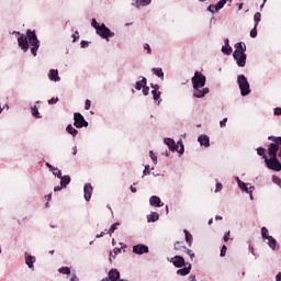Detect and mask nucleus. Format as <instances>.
<instances>
[{
  "label": "nucleus",
  "mask_w": 281,
  "mask_h": 281,
  "mask_svg": "<svg viewBox=\"0 0 281 281\" xmlns=\"http://www.w3.org/2000/svg\"><path fill=\"white\" fill-rule=\"evenodd\" d=\"M13 34H18V45L20 49H23L24 53H27L31 49L32 56H37L38 48L41 47V41H38V36H36V32L32 30L26 31L25 34H21V32L14 31Z\"/></svg>",
  "instance_id": "obj_1"
},
{
  "label": "nucleus",
  "mask_w": 281,
  "mask_h": 281,
  "mask_svg": "<svg viewBox=\"0 0 281 281\" xmlns=\"http://www.w3.org/2000/svg\"><path fill=\"white\" fill-rule=\"evenodd\" d=\"M237 85L240 90V95L243 98L249 95L251 93V86L249 85V80L245 75L237 76Z\"/></svg>",
  "instance_id": "obj_2"
},
{
  "label": "nucleus",
  "mask_w": 281,
  "mask_h": 281,
  "mask_svg": "<svg viewBox=\"0 0 281 281\" xmlns=\"http://www.w3.org/2000/svg\"><path fill=\"white\" fill-rule=\"evenodd\" d=\"M95 33L98 36L102 37L104 41L109 43V38H113L115 36V33L106 26V24L102 23L99 29H97Z\"/></svg>",
  "instance_id": "obj_3"
},
{
  "label": "nucleus",
  "mask_w": 281,
  "mask_h": 281,
  "mask_svg": "<svg viewBox=\"0 0 281 281\" xmlns=\"http://www.w3.org/2000/svg\"><path fill=\"white\" fill-rule=\"evenodd\" d=\"M207 78L202 75L201 71L196 70L191 79L193 87H205Z\"/></svg>",
  "instance_id": "obj_4"
},
{
  "label": "nucleus",
  "mask_w": 281,
  "mask_h": 281,
  "mask_svg": "<svg viewBox=\"0 0 281 281\" xmlns=\"http://www.w3.org/2000/svg\"><path fill=\"white\" fill-rule=\"evenodd\" d=\"M74 126L77 128H87V126H89V122L81 113L77 112L74 114Z\"/></svg>",
  "instance_id": "obj_5"
},
{
  "label": "nucleus",
  "mask_w": 281,
  "mask_h": 281,
  "mask_svg": "<svg viewBox=\"0 0 281 281\" xmlns=\"http://www.w3.org/2000/svg\"><path fill=\"white\" fill-rule=\"evenodd\" d=\"M265 164L269 170H274V172H280L281 170V162L278 157L266 158Z\"/></svg>",
  "instance_id": "obj_6"
},
{
  "label": "nucleus",
  "mask_w": 281,
  "mask_h": 281,
  "mask_svg": "<svg viewBox=\"0 0 281 281\" xmlns=\"http://www.w3.org/2000/svg\"><path fill=\"white\" fill-rule=\"evenodd\" d=\"M210 93V88H205V86H194L193 87V95L194 98H205Z\"/></svg>",
  "instance_id": "obj_7"
},
{
  "label": "nucleus",
  "mask_w": 281,
  "mask_h": 281,
  "mask_svg": "<svg viewBox=\"0 0 281 281\" xmlns=\"http://www.w3.org/2000/svg\"><path fill=\"white\" fill-rule=\"evenodd\" d=\"M233 58L236 60L237 67H245L247 65V54L245 53H233Z\"/></svg>",
  "instance_id": "obj_8"
},
{
  "label": "nucleus",
  "mask_w": 281,
  "mask_h": 281,
  "mask_svg": "<svg viewBox=\"0 0 281 281\" xmlns=\"http://www.w3.org/2000/svg\"><path fill=\"white\" fill-rule=\"evenodd\" d=\"M148 251H150V249L144 244L133 246V254H136V256H144V254H148Z\"/></svg>",
  "instance_id": "obj_9"
},
{
  "label": "nucleus",
  "mask_w": 281,
  "mask_h": 281,
  "mask_svg": "<svg viewBox=\"0 0 281 281\" xmlns=\"http://www.w3.org/2000/svg\"><path fill=\"white\" fill-rule=\"evenodd\" d=\"M170 262H172L173 267L177 269H181V267H186V258L182 256H175L170 259Z\"/></svg>",
  "instance_id": "obj_10"
},
{
  "label": "nucleus",
  "mask_w": 281,
  "mask_h": 281,
  "mask_svg": "<svg viewBox=\"0 0 281 281\" xmlns=\"http://www.w3.org/2000/svg\"><path fill=\"white\" fill-rule=\"evenodd\" d=\"M93 194V186L91 183H86L83 187V199L85 201H91V196Z\"/></svg>",
  "instance_id": "obj_11"
},
{
  "label": "nucleus",
  "mask_w": 281,
  "mask_h": 281,
  "mask_svg": "<svg viewBox=\"0 0 281 281\" xmlns=\"http://www.w3.org/2000/svg\"><path fill=\"white\" fill-rule=\"evenodd\" d=\"M149 205H151V207H164V202H161V198L151 195L149 198Z\"/></svg>",
  "instance_id": "obj_12"
},
{
  "label": "nucleus",
  "mask_w": 281,
  "mask_h": 281,
  "mask_svg": "<svg viewBox=\"0 0 281 281\" xmlns=\"http://www.w3.org/2000/svg\"><path fill=\"white\" fill-rule=\"evenodd\" d=\"M234 48L229 45V38L224 40V46H222V54L225 56H232Z\"/></svg>",
  "instance_id": "obj_13"
},
{
  "label": "nucleus",
  "mask_w": 281,
  "mask_h": 281,
  "mask_svg": "<svg viewBox=\"0 0 281 281\" xmlns=\"http://www.w3.org/2000/svg\"><path fill=\"white\" fill-rule=\"evenodd\" d=\"M153 3V0H133L132 5L133 8H146Z\"/></svg>",
  "instance_id": "obj_14"
},
{
  "label": "nucleus",
  "mask_w": 281,
  "mask_h": 281,
  "mask_svg": "<svg viewBox=\"0 0 281 281\" xmlns=\"http://www.w3.org/2000/svg\"><path fill=\"white\" fill-rule=\"evenodd\" d=\"M179 245L181 244L177 241L175 244V249H182V251H184V254L188 255L191 260H194V257H195L194 251H192V249H188L186 246L179 247Z\"/></svg>",
  "instance_id": "obj_15"
},
{
  "label": "nucleus",
  "mask_w": 281,
  "mask_h": 281,
  "mask_svg": "<svg viewBox=\"0 0 281 281\" xmlns=\"http://www.w3.org/2000/svg\"><path fill=\"white\" fill-rule=\"evenodd\" d=\"M198 142H199L200 146H204V148H210V136H207L205 134H201L198 137Z\"/></svg>",
  "instance_id": "obj_16"
},
{
  "label": "nucleus",
  "mask_w": 281,
  "mask_h": 281,
  "mask_svg": "<svg viewBox=\"0 0 281 281\" xmlns=\"http://www.w3.org/2000/svg\"><path fill=\"white\" fill-rule=\"evenodd\" d=\"M278 150H280V146L271 143L268 147V155L270 158L278 157Z\"/></svg>",
  "instance_id": "obj_17"
},
{
  "label": "nucleus",
  "mask_w": 281,
  "mask_h": 281,
  "mask_svg": "<svg viewBox=\"0 0 281 281\" xmlns=\"http://www.w3.org/2000/svg\"><path fill=\"white\" fill-rule=\"evenodd\" d=\"M164 143L166 144V146H168V148H169V150H171V153H175L178 150V146H177V143L175 142V139L165 138Z\"/></svg>",
  "instance_id": "obj_18"
},
{
  "label": "nucleus",
  "mask_w": 281,
  "mask_h": 281,
  "mask_svg": "<svg viewBox=\"0 0 281 281\" xmlns=\"http://www.w3.org/2000/svg\"><path fill=\"white\" fill-rule=\"evenodd\" d=\"M48 78L52 82H60V76H58V69H50Z\"/></svg>",
  "instance_id": "obj_19"
},
{
  "label": "nucleus",
  "mask_w": 281,
  "mask_h": 281,
  "mask_svg": "<svg viewBox=\"0 0 281 281\" xmlns=\"http://www.w3.org/2000/svg\"><path fill=\"white\" fill-rule=\"evenodd\" d=\"M267 240V245L272 249V251H278L280 249V245L278 244V240L273 238V236L269 237Z\"/></svg>",
  "instance_id": "obj_20"
},
{
  "label": "nucleus",
  "mask_w": 281,
  "mask_h": 281,
  "mask_svg": "<svg viewBox=\"0 0 281 281\" xmlns=\"http://www.w3.org/2000/svg\"><path fill=\"white\" fill-rule=\"evenodd\" d=\"M243 52V54H245V52H247V45H245V43L243 42H238L235 44V50L233 54H240Z\"/></svg>",
  "instance_id": "obj_21"
},
{
  "label": "nucleus",
  "mask_w": 281,
  "mask_h": 281,
  "mask_svg": "<svg viewBox=\"0 0 281 281\" xmlns=\"http://www.w3.org/2000/svg\"><path fill=\"white\" fill-rule=\"evenodd\" d=\"M147 85H148V79H146V77H142V80L135 82L134 88L136 89V91H142V89Z\"/></svg>",
  "instance_id": "obj_22"
},
{
  "label": "nucleus",
  "mask_w": 281,
  "mask_h": 281,
  "mask_svg": "<svg viewBox=\"0 0 281 281\" xmlns=\"http://www.w3.org/2000/svg\"><path fill=\"white\" fill-rule=\"evenodd\" d=\"M34 262H36V257L29 255L25 258V265L26 267H29V269H31L32 271H34Z\"/></svg>",
  "instance_id": "obj_23"
},
{
  "label": "nucleus",
  "mask_w": 281,
  "mask_h": 281,
  "mask_svg": "<svg viewBox=\"0 0 281 281\" xmlns=\"http://www.w3.org/2000/svg\"><path fill=\"white\" fill-rule=\"evenodd\" d=\"M192 271V263H188L187 267L177 270V276H188Z\"/></svg>",
  "instance_id": "obj_24"
},
{
  "label": "nucleus",
  "mask_w": 281,
  "mask_h": 281,
  "mask_svg": "<svg viewBox=\"0 0 281 281\" xmlns=\"http://www.w3.org/2000/svg\"><path fill=\"white\" fill-rule=\"evenodd\" d=\"M59 179L61 188H67L71 183V177L69 175L61 176Z\"/></svg>",
  "instance_id": "obj_25"
},
{
  "label": "nucleus",
  "mask_w": 281,
  "mask_h": 281,
  "mask_svg": "<svg viewBox=\"0 0 281 281\" xmlns=\"http://www.w3.org/2000/svg\"><path fill=\"white\" fill-rule=\"evenodd\" d=\"M157 221H159V213L150 212V214L147 215V223H157Z\"/></svg>",
  "instance_id": "obj_26"
},
{
  "label": "nucleus",
  "mask_w": 281,
  "mask_h": 281,
  "mask_svg": "<svg viewBox=\"0 0 281 281\" xmlns=\"http://www.w3.org/2000/svg\"><path fill=\"white\" fill-rule=\"evenodd\" d=\"M151 95L156 104H161V91L151 90Z\"/></svg>",
  "instance_id": "obj_27"
},
{
  "label": "nucleus",
  "mask_w": 281,
  "mask_h": 281,
  "mask_svg": "<svg viewBox=\"0 0 281 281\" xmlns=\"http://www.w3.org/2000/svg\"><path fill=\"white\" fill-rule=\"evenodd\" d=\"M66 132L68 133V135H71L72 137H76V135H78V130H76V127H74V125L71 124L67 125Z\"/></svg>",
  "instance_id": "obj_28"
},
{
  "label": "nucleus",
  "mask_w": 281,
  "mask_h": 281,
  "mask_svg": "<svg viewBox=\"0 0 281 281\" xmlns=\"http://www.w3.org/2000/svg\"><path fill=\"white\" fill-rule=\"evenodd\" d=\"M151 71L154 76H157V78H159L160 80H164V69L153 68Z\"/></svg>",
  "instance_id": "obj_29"
},
{
  "label": "nucleus",
  "mask_w": 281,
  "mask_h": 281,
  "mask_svg": "<svg viewBox=\"0 0 281 281\" xmlns=\"http://www.w3.org/2000/svg\"><path fill=\"white\" fill-rule=\"evenodd\" d=\"M183 233L186 236V243L188 244L189 247H192V240H193L192 234L188 232V229H184Z\"/></svg>",
  "instance_id": "obj_30"
},
{
  "label": "nucleus",
  "mask_w": 281,
  "mask_h": 281,
  "mask_svg": "<svg viewBox=\"0 0 281 281\" xmlns=\"http://www.w3.org/2000/svg\"><path fill=\"white\" fill-rule=\"evenodd\" d=\"M31 113L33 115V117H36V120H41V112H38V106L34 105V106H31Z\"/></svg>",
  "instance_id": "obj_31"
},
{
  "label": "nucleus",
  "mask_w": 281,
  "mask_h": 281,
  "mask_svg": "<svg viewBox=\"0 0 281 281\" xmlns=\"http://www.w3.org/2000/svg\"><path fill=\"white\" fill-rule=\"evenodd\" d=\"M176 146H178L177 153H179V155H183L186 153L183 140L179 139Z\"/></svg>",
  "instance_id": "obj_32"
},
{
  "label": "nucleus",
  "mask_w": 281,
  "mask_h": 281,
  "mask_svg": "<svg viewBox=\"0 0 281 281\" xmlns=\"http://www.w3.org/2000/svg\"><path fill=\"white\" fill-rule=\"evenodd\" d=\"M261 238L263 240H268L269 238H271V235H269V229L265 226L261 228Z\"/></svg>",
  "instance_id": "obj_33"
},
{
  "label": "nucleus",
  "mask_w": 281,
  "mask_h": 281,
  "mask_svg": "<svg viewBox=\"0 0 281 281\" xmlns=\"http://www.w3.org/2000/svg\"><path fill=\"white\" fill-rule=\"evenodd\" d=\"M269 142H273L272 144L277 146H281V136H269Z\"/></svg>",
  "instance_id": "obj_34"
},
{
  "label": "nucleus",
  "mask_w": 281,
  "mask_h": 281,
  "mask_svg": "<svg viewBox=\"0 0 281 281\" xmlns=\"http://www.w3.org/2000/svg\"><path fill=\"white\" fill-rule=\"evenodd\" d=\"M265 147H258L257 148V155H259V157H262V159H265V161H267V154Z\"/></svg>",
  "instance_id": "obj_35"
},
{
  "label": "nucleus",
  "mask_w": 281,
  "mask_h": 281,
  "mask_svg": "<svg viewBox=\"0 0 281 281\" xmlns=\"http://www.w3.org/2000/svg\"><path fill=\"white\" fill-rule=\"evenodd\" d=\"M58 273H63L64 276H71V269H69V267H61L58 269Z\"/></svg>",
  "instance_id": "obj_36"
},
{
  "label": "nucleus",
  "mask_w": 281,
  "mask_h": 281,
  "mask_svg": "<svg viewBox=\"0 0 281 281\" xmlns=\"http://www.w3.org/2000/svg\"><path fill=\"white\" fill-rule=\"evenodd\" d=\"M247 186H249V183L244 182V186L239 184L238 188L241 190V192H246V194H247V193L251 192L250 187H247Z\"/></svg>",
  "instance_id": "obj_37"
},
{
  "label": "nucleus",
  "mask_w": 281,
  "mask_h": 281,
  "mask_svg": "<svg viewBox=\"0 0 281 281\" xmlns=\"http://www.w3.org/2000/svg\"><path fill=\"white\" fill-rule=\"evenodd\" d=\"M262 19V14L260 12H256L254 15L255 26H258V23H260Z\"/></svg>",
  "instance_id": "obj_38"
},
{
  "label": "nucleus",
  "mask_w": 281,
  "mask_h": 281,
  "mask_svg": "<svg viewBox=\"0 0 281 281\" xmlns=\"http://www.w3.org/2000/svg\"><path fill=\"white\" fill-rule=\"evenodd\" d=\"M50 172H53V175L57 177V179H60L63 177V171H60V169L56 167H54L53 170H50Z\"/></svg>",
  "instance_id": "obj_39"
},
{
  "label": "nucleus",
  "mask_w": 281,
  "mask_h": 281,
  "mask_svg": "<svg viewBox=\"0 0 281 281\" xmlns=\"http://www.w3.org/2000/svg\"><path fill=\"white\" fill-rule=\"evenodd\" d=\"M223 8H225V2H224V0H220V1L215 4V12H218V10H223Z\"/></svg>",
  "instance_id": "obj_40"
},
{
  "label": "nucleus",
  "mask_w": 281,
  "mask_h": 281,
  "mask_svg": "<svg viewBox=\"0 0 281 281\" xmlns=\"http://www.w3.org/2000/svg\"><path fill=\"white\" fill-rule=\"evenodd\" d=\"M117 227H120V223L112 224L110 229L108 231V234H110L111 236L115 232V229H117Z\"/></svg>",
  "instance_id": "obj_41"
},
{
  "label": "nucleus",
  "mask_w": 281,
  "mask_h": 281,
  "mask_svg": "<svg viewBox=\"0 0 281 281\" xmlns=\"http://www.w3.org/2000/svg\"><path fill=\"white\" fill-rule=\"evenodd\" d=\"M149 157L155 166H157V155H155V151L149 150Z\"/></svg>",
  "instance_id": "obj_42"
},
{
  "label": "nucleus",
  "mask_w": 281,
  "mask_h": 281,
  "mask_svg": "<svg viewBox=\"0 0 281 281\" xmlns=\"http://www.w3.org/2000/svg\"><path fill=\"white\" fill-rule=\"evenodd\" d=\"M272 182L276 183V186H279L281 188V179L278 176H272Z\"/></svg>",
  "instance_id": "obj_43"
},
{
  "label": "nucleus",
  "mask_w": 281,
  "mask_h": 281,
  "mask_svg": "<svg viewBox=\"0 0 281 281\" xmlns=\"http://www.w3.org/2000/svg\"><path fill=\"white\" fill-rule=\"evenodd\" d=\"M91 25H92V27H94V30L97 32L101 24H99L98 20H95V18H93L92 21H91Z\"/></svg>",
  "instance_id": "obj_44"
},
{
  "label": "nucleus",
  "mask_w": 281,
  "mask_h": 281,
  "mask_svg": "<svg viewBox=\"0 0 281 281\" xmlns=\"http://www.w3.org/2000/svg\"><path fill=\"white\" fill-rule=\"evenodd\" d=\"M258 36V26H254V29L250 31V37L256 38Z\"/></svg>",
  "instance_id": "obj_45"
},
{
  "label": "nucleus",
  "mask_w": 281,
  "mask_h": 281,
  "mask_svg": "<svg viewBox=\"0 0 281 281\" xmlns=\"http://www.w3.org/2000/svg\"><path fill=\"white\" fill-rule=\"evenodd\" d=\"M225 254H227V246L223 245L220 252L221 258H224Z\"/></svg>",
  "instance_id": "obj_46"
},
{
  "label": "nucleus",
  "mask_w": 281,
  "mask_h": 281,
  "mask_svg": "<svg viewBox=\"0 0 281 281\" xmlns=\"http://www.w3.org/2000/svg\"><path fill=\"white\" fill-rule=\"evenodd\" d=\"M143 91V95H148V93H150V88L148 86H144V88H142Z\"/></svg>",
  "instance_id": "obj_47"
},
{
  "label": "nucleus",
  "mask_w": 281,
  "mask_h": 281,
  "mask_svg": "<svg viewBox=\"0 0 281 281\" xmlns=\"http://www.w3.org/2000/svg\"><path fill=\"white\" fill-rule=\"evenodd\" d=\"M207 12H211V14H216V9L214 4H211L207 7Z\"/></svg>",
  "instance_id": "obj_48"
},
{
  "label": "nucleus",
  "mask_w": 281,
  "mask_h": 281,
  "mask_svg": "<svg viewBox=\"0 0 281 281\" xmlns=\"http://www.w3.org/2000/svg\"><path fill=\"white\" fill-rule=\"evenodd\" d=\"M144 49H145V52H147V54H153V49L150 48V44L145 43L144 44Z\"/></svg>",
  "instance_id": "obj_49"
},
{
  "label": "nucleus",
  "mask_w": 281,
  "mask_h": 281,
  "mask_svg": "<svg viewBox=\"0 0 281 281\" xmlns=\"http://www.w3.org/2000/svg\"><path fill=\"white\" fill-rule=\"evenodd\" d=\"M71 38H72V43H76V41H78V38H80V33H78V31H76V32L71 35Z\"/></svg>",
  "instance_id": "obj_50"
},
{
  "label": "nucleus",
  "mask_w": 281,
  "mask_h": 281,
  "mask_svg": "<svg viewBox=\"0 0 281 281\" xmlns=\"http://www.w3.org/2000/svg\"><path fill=\"white\" fill-rule=\"evenodd\" d=\"M80 45H81V48H82V49H87V47H89V42L82 40V41L80 42Z\"/></svg>",
  "instance_id": "obj_51"
},
{
  "label": "nucleus",
  "mask_w": 281,
  "mask_h": 281,
  "mask_svg": "<svg viewBox=\"0 0 281 281\" xmlns=\"http://www.w3.org/2000/svg\"><path fill=\"white\" fill-rule=\"evenodd\" d=\"M113 254H114V256H112V258L115 259V257L117 256V254H122V248H117V247L114 248V249H113Z\"/></svg>",
  "instance_id": "obj_52"
},
{
  "label": "nucleus",
  "mask_w": 281,
  "mask_h": 281,
  "mask_svg": "<svg viewBox=\"0 0 281 281\" xmlns=\"http://www.w3.org/2000/svg\"><path fill=\"white\" fill-rule=\"evenodd\" d=\"M221 190H223V183L217 182V183L215 184V192H221Z\"/></svg>",
  "instance_id": "obj_53"
},
{
  "label": "nucleus",
  "mask_w": 281,
  "mask_h": 281,
  "mask_svg": "<svg viewBox=\"0 0 281 281\" xmlns=\"http://www.w3.org/2000/svg\"><path fill=\"white\" fill-rule=\"evenodd\" d=\"M85 109H86V111H89V109H91V100H89V99L86 100Z\"/></svg>",
  "instance_id": "obj_54"
},
{
  "label": "nucleus",
  "mask_w": 281,
  "mask_h": 281,
  "mask_svg": "<svg viewBox=\"0 0 281 281\" xmlns=\"http://www.w3.org/2000/svg\"><path fill=\"white\" fill-rule=\"evenodd\" d=\"M254 190H256V187L250 186V192H248V194L250 196V201H254Z\"/></svg>",
  "instance_id": "obj_55"
},
{
  "label": "nucleus",
  "mask_w": 281,
  "mask_h": 281,
  "mask_svg": "<svg viewBox=\"0 0 281 281\" xmlns=\"http://www.w3.org/2000/svg\"><path fill=\"white\" fill-rule=\"evenodd\" d=\"M143 175H150V166L149 165H146L145 166V169H144V171H143Z\"/></svg>",
  "instance_id": "obj_56"
},
{
  "label": "nucleus",
  "mask_w": 281,
  "mask_h": 281,
  "mask_svg": "<svg viewBox=\"0 0 281 281\" xmlns=\"http://www.w3.org/2000/svg\"><path fill=\"white\" fill-rule=\"evenodd\" d=\"M227 125V117H224L221 122H220V126L221 128L225 127Z\"/></svg>",
  "instance_id": "obj_57"
},
{
  "label": "nucleus",
  "mask_w": 281,
  "mask_h": 281,
  "mask_svg": "<svg viewBox=\"0 0 281 281\" xmlns=\"http://www.w3.org/2000/svg\"><path fill=\"white\" fill-rule=\"evenodd\" d=\"M58 102V98H52L50 100H48V104L53 105L56 104Z\"/></svg>",
  "instance_id": "obj_58"
},
{
  "label": "nucleus",
  "mask_w": 281,
  "mask_h": 281,
  "mask_svg": "<svg viewBox=\"0 0 281 281\" xmlns=\"http://www.w3.org/2000/svg\"><path fill=\"white\" fill-rule=\"evenodd\" d=\"M273 113H274V115L280 116L281 115V108H274Z\"/></svg>",
  "instance_id": "obj_59"
},
{
  "label": "nucleus",
  "mask_w": 281,
  "mask_h": 281,
  "mask_svg": "<svg viewBox=\"0 0 281 281\" xmlns=\"http://www.w3.org/2000/svg\"><path fill=\"white\" fill-rule=\"evenodd\" d=\"M153 91H159V85L150 83Z\"/></svg>",
  "instance_id": "obj_60"
},
{
  "label": "nucleus",
  "mask_w": 281,
  "mask_h": 281,
  "mask_svg": "<svg viewBox=\"0 0 281 281\" xmlns=\"http://www.w3.org/2000/svg\"><path fill=\"white\" fill-rule=\"evenodd\" d=\"M63 188H65V187H63V184L56 186V187L54 188V192H60V190H63Z\"/></svg>",
  "instance_id": "obj_61"
},
{
  "label": "nucleus",
  "mask_w": 281,
  "mask_h": 281,
  "mask_svg": "<svg viewBox=\"0 0 281 281\" xmlns=\"http://www.w3.org/2000/svg\"><path fill=\"white\" fill-rule=\"evenodd\" d=\"M227 240H229V231L224 235V243H227Z\"/></svg>",
  "instance_id": "obj_62"
},
{
  "label": "nucleus",
  "mask_w": 281,
  "mask_h": 281,
  "mask_svg": "<svg viewBox=\"0 0 281 281\" xmlns=\"http://www.w3.org/2000/svg\"><path fill=\"white\" fill-rule=\"evenodd\" d=\"M70 281H80V279H78V276L72 274Z\"/></svg>",
  "instance_id": "obj_63"
},
{
  "label": "nucleus",
  "mask_w": 281,
  "mask_h": 281,
  "mask_svg": "<svg viewBox=\"0 0 281 281\" xmlns=\"http://www.w3.org/2000/svg\"><path fill=\"white\" fill-rule=\"evenodd\" d=\"M276 281H281V272L276 276Z\"/></svg>",
  "instance_id": "obj_64"
}]
</instances>
